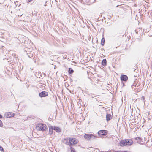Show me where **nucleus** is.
Masks as SVG:
<instances>
[{"label":"nucleus","mask_w":152,"mask_h":152,"mask_svg":"<svg viewBox=\"0 0 152 152\" xmlns=\"http://www.w3.org/2000/svg\"><path fill=\"white\" fill-rule=\"evenodd\" d=\"M105 42V39L104 38H102L101 41V44L102 46H103L104 45Z\"/></svg>","instance_id":"obj_17"},{"label":"nucleus","mask_w":152,"mask_h":152,"mask_svg":"<svg viewBox=\"0 0 152 152\" xmlns=\"http://www.w3.org/2000/svg\"><path fill=\"white\" fill-rule=\"evenodd\" d=\"M37 128L39 130L42 131H45L46 129H47V126L45 124L42 123L39 124Z\"/></svg>","instance_id":"obj_1"},{"label":"nucleus","mask_w":152,"mask_h":152,"mask_svg":"<svg viewBox=\"0 0 152 152\" xmlns=\"http://www.w3.org/2000/svg\"><path fill=\"white\" fill-rule=\"evenodd\" d=\"M28 56L30 58H31V57H32L33 56V54H31V53L30 54V55Z\"/></svg>","instance_id":"obj_23"},{"label":"nucleus","mask_w":152,"mask_h":152,"mask_svg":"<svg viewBox=\"0 0 152 152\" xmlns=\"http://www.w3.org/2000/svg\"><path fill=\"white\" fill-rule=\"evenodd\" d=\"M14 115V113L9 112L8 113L7 115H6V117L7 118L11 117L13 116Z\"/></svg>","instance_id":"obj_10"},{"label":"nucleus","mask_w":152,"mask_h":152,"mask_svg":"<svg viewBox=\"0 0 152 152\" xmlns=\"http://www.w3.org/2000/svg\"><path fill=\"white\" fill-rule=\"evenodd\" d=\"M49 127V134H50V135L52 134L53 133V126H51Z\"/></svg>","instance_id":"obj_12"},{"label":"nucleus","mask_w":152,"mask_h":152,"mask_svg":"<svg viewBox=\"0 0 152 152\" xmlns=\"http://www.w3.org/2000/svg\"><path fill=\"white\" fill-rule=\"evenodd\" d=\"M142 99L143 100H144L145 98H144V96H142Z\"/></svg>","instance_id":"obj_26"},{"label":"nucleus","mask_w":152,"mask_h":152,"mask_svg":"<svg viewBox=\"0 0 152 152\" xmlns=\"http://www.w3.org/2000/svg\"><path fill=\"white\" fill-rule=\"evenodd\" d=\"M65 143L66 145H69L70 146L73 145H74V144H73L72 142H66Z\"/></svg>","instance_id":"obj_18"},{"label":"nucleus","mask_w":152,"mask_h":152,"mask_svg":"<svg viewBox=\"0 0 152 152\" xmlns=\"http://www.w3.org/2000/svg\"><path fill=\"white\" fill-rule=\"evenodd\" d=\"M71 152H76L75 149L72 147L70 148Z\"/></svg>","instance_id":"obj_19"},{"label":"nucleus","mask_w":152,"mask_h":152,"mask_svg":"<svg viewBox=\"0 0 152 152\" xmlns=\"http://www.w3.org/2000/svg\"><path fill=\"white\" fill-rule=\"evenodd\" d=\"M73 140V138H69V142H72V140Z\"/></svg>","instance_id":"obj_20"},{"label":"nucleus","mask_w":152,"mask_h":152,"mask_svg":"<svg viewBox=\"0 0 152 152\" xmlns=\"http://www.w3.org/2000/svg\"><path fill=\"white\" fill-rule=\"evenodd\" d=\"M91 135V134H85L84 135V138L87 140H88L91 139V137L90 136Z\"/></svg>","instance_id":"obj_7"},{"label":"nucleus","mask_w":152,"mask_h":152,"mask_svg":"<svg viewBox=\"0 0 152 152\" xmlns=\"http://www.w3.org/2000/svg\"><path fill=\"white\" fill-rule=\"evenodd\" d=\"M135 31L137 34L138 33V31H137L136 30H135Z\"/></svg>","instance_id":"obj_27"},{"label":"nucleus","mask_w":152,"mask_h":152,"mask_svg":"<svg viewBox=\"0 0 152 152\" xmlns=\"http://www.w3.org/2000/svg\"><path fill=\"white\" fill-rule=\"evenodd\" d=\"M112 118V116L110 114H107L106 116V119L107 121H108Z\"/></svg>","instance_id":"obj_8"},{"label":"nucleus","mask_w":152,"mask_h":152,"mask_svg":"<svg viewBox=\"0 0 152 152\" xmlns=\"http://www.w3.org/2000/svg\"><path fill=\"white\" fill-rule=\"evenodd\" d=\"M39 96L41 97H45L48 96V93L45 91H43L39 94Z\"/></svg>","instance_id":"obj_2"},{"label":"nucleus","mask_w":152,"mask_h":152,"mask_svg":"<svg viewBox=\"0 0 152 152\" xmlns=\"http://www.w3.org/2000/svg\"><path fill=\"white\" fill-rule=\"evenodd\" d=\"M53 130L56 131L57 132H60L61 131V129L59 127H56V126H54V127L53 126Z\"/></svg>","instance_id":"obj_9"},{"label":"nucleus","mask_w":152,"mask_h":152,"mask_svg":"<svg viewBox=\"0 0 152 152\" xmlns=\"http://www.w3.org/2000/svg\"><path fill=\"white\" fill-rule=\"evenodd\" d=\"M64 140H66L67 141H67H68V138H65L64 139Z\"/></svg>","instance_id":"obj_24"},{"label":"nucleus","mask_w":152,"mask_h":152,"mask_svg":"<svg viewBox=\"0 0 152 152\" xmlns=\"http://www.w3.org/2000/svg\"><path fill=\"white\" fill-rule=\"evenodd\" d=\"M74 72V70L72 69L71 68H69L68 70V72L69 74H72Z\"/></svg>","instance_id":"obj_15"},{"label":"nucleus","mask_w":152,"mask_h":152,"mask_svg":"<svg viewBox=\"0 0 152 152\" xmlns=\"http://www.w3.org/2000/svg\"><path fill=\"white\" fill-rule=\"evenodd\" d=\"M126 139L120 141L119 142V145L122 147L125 146H126Z\"/></svg>","instance_id":"obj_6"},{"label":"nucleus","mask_w":152,"mask_h":152,"mask_svg":"<svg viewBox=\"0 0 152 152\" xmlns=\"http://www.w3.org/2000/svg\"><path fill=\"white\" fill-rule=\"evenodd\" d=\"M121 81H126L128 80V77L127 75H121L120 77Z\"/></svg>","instance_id":"obj_4"},{"label":"nucleus","mask_w":152,"mask_h":152,"mask_svg":"<svg viewBox=\"0 0 152 152\" xmlns=\"http://www.w3.org/2000/svg\"><path fill=\"white\" fill-rule=\"evenodd\" d=\"M91 135L90 136L91 137V139H95V138H98V137H97L96 136H95L93 134H91Z\"/></svg>","instance_id":"obj_16"},{"label":"nucleus","mask_w":152,"mask_h":152,"mask_svg":"<svg viewBox=\"0 0 152 152\" xmlns=\"http://www.w3.org/2000/svg\"><path fill=\"white\" fill-rule=\"evenodd\" d=\"M135 139L137 140V142L139 144H141V139L140 137H137L135 138Z\"/></svg>","instance_id":"obj_11"},{"label":"nucleus","mask_w":152,"mask_h":152,"mask_svg":"<svg viewBox=\"0 0 152 152\" xmlns=\"http://www.w3.org/2000/svg\"><path fill=\"white\" fill-rule=\"evenodd\" d=\"M2 118V116L0 114V118Z\"/></svg>","instance_id":"obj_25"},{"label":"nucleus","mask_w":152,"mask_h":152,"mask_svg":"<svg viewBox=\"0 0 152 152\" xmlns=\"http://www.w3.org/2000/svg\"><path fill=\"white\" fill-rule=\"evenodd\" d=\"M0 150L2 152H4V151L3 148V147L0 145Z\"/></svg>","instance_id":"obj_21"},{"label":"nucleus","mask_w":152,"mask_h":152,"mask_svg":"<svg viewBox=\"0 0 152 152\" xmlns=\"http://www.w3.org/2000/svg\"><path fill=\"white\" fill-rule=\"evenodd\" d=\"M3 126V124L2 122V121L1 120H0V127H1Z\"/></svg>","instance_id":"obj_22"},{"label":"nucleus","mask_w":152,"mask_h":152,"mask_svg":"<svg viewBox=\"0 0 152 152\" xmlns=\"http://www.w3.org/2000/svg\"><path fill=\"white\" fill-rule=\"evenodd\" d=\"M78 142V140L76 139L75 138H73V140H72L73 144H76Z\"/></svg>","instance_id":"obj_14"},{"label":"nucleus","mask_w":152,"mask_h":152,"mask_svg":"<svg viewBox=\"0 0 152 152\" xmlns=\"http://www.w3.org/2000/svg\"><path fill=\"white\" fill-rule=\"evenodd\" d=\"M107 132L106 130H101L98 132V134L99 135H105L107 134Z\"/></svg>","instance_id":"obj_3"},{"label":"nucleus","mask_w":152,"mask_h":152,"mask_svg":"<svg viewBox=\"0 0 152 152\" xmlns=\"http://www.w3.org/2000/svg\"><path fill=\"white\" fill-rule=\"evenodd\" d=\"M126 146H129L131 145L133 143V141L131 139H126Z\"/></svg>","instance_id":"obj_5"},{"label":"nucleus","mask_w":152,"mask_h":152,"mask_svg":"<svg viewBox=\"0 0 152 152\" xmlns=\"http://www.w3.org/2000/svg\"><path fill=\"white\" fill-rule=\"evenodd\" d=\"M32 0H28V2H31Z\"/></svg>","instance_id":"obj_28"},{"label":"nucleus","mask_w":152,"mask_h":152,"mask_svg":"<svg viewBox=\"0 0 152 152\" xmlns=\"http://www.w3.org/2000/svg\"><path fill=\"white\" fill-rule=\"evenodd\" d=\"M102 65L104 66H105L107 64V61L106 59H103L102 62Z\"/></svg>","instance_id":"obj_13"}]
</instances>
